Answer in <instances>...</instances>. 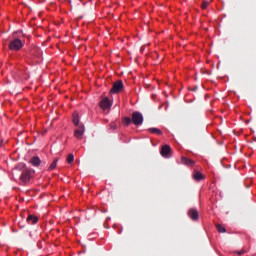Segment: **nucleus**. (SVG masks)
<instances>
[{"instance_id": "obj_1", "label": "nucleus", "mask_w": 256, "mask_h": 256, "mask_svg": "<svg viewBox=\"0 0 256 256\" xmlns=\"http://www.w3.org/2000/svg\"><path fill=\"white\" fill-rule=\"evenodd\" d=\"M143 114L139 111H135L132 113V123L133 125H136V127H139L143 125Z\"/></svg>"}, {"instance_id": "obj_2", "label": "nucleus", "mask_w": 256, "mask_h": 256, "mask_svg": "<svg viewBox=\"0 0 256 256\" xmlns=\"http://www.w3.org/2000/svg\"><path fill=\"white\" fill-rule=\"evenodd\" d=\"M23 47V42L16 38L9 43V49L11 51H19Z\"/></svg>"}, {"instance_id": "obj_3", "label": "nucleus", "mask_w": 256, "mask_h": 256, "mask_svg": "<svg viewBox=\"0 0 256 256\" xmlns=\"http://www.w3.org/2000/svg\"><path fill=\"white\" fill-rule=\"evenodd\" d=\"M123 90V81L118 80L115 82L110 90V93H120Z\"/></svg>"}, {"instance_id": "obj_4", "label": "nucleus", "mask_w": 256, "mask_h": 256, "mask_svg": "<svg viewBox=\"0 0 256 256\" xmlns=\"http://www.w3.org/2000/svg\"><path fill=\"white\" fill-rule=\"evenodd\" d=\"M187 214L192 221H199V211L196 208H190Z\"/></svg>"}, {"instance_id": "obj_5", "label": "nucleus", "mask_w": 256, "mask_h": 256, "mask_svg": "<svg viewBox=\"0 0 256 256\" xmlns=\"http://www.w3.org/2000/svg\"><path fill=\"white\" fill-rule=\"evenodd\" d=\"M160 153L162 157H164L165 159H169V157H171V146L169 145L162 146Z\"/></svg>"}, {"instance_id": "obj_6", "label": "nucleus", "mask_w": 256, "mask_h": 256, "mask_svg": "<svg viewBox=\"0 0 256 256\" xmlns=\"http://www.w3.org/2000/svg\"><path fill=\"white\" fill-rule=\"evenodd\" d=\"M111 100L109 98H104L100 101V107L103 109V111H107V109H111Z\"/></svg>"}, {"instance_id": "obj_7", "label": "nucleus", "mask_w": 256, "mask_h": 256, "mask_svg": "<svg viewBox=\"0 0 256 256\" xmlns=\"http://www.w3.org/2000/svg\"><path fill=\"white\" fill-rule=\"evenodd\" d=\"M85 133V126L84 125H80L78 127V129L75 130L74 132V137H76V139H83V135Z\"/></svg>"}, {"instance_id": "obj_8", "label": "nucleus", "mask_w": 256, "mask_h": 256, "mask_svg": "<svg viewBox=\"0 0 256 256\" xmlns=\"http://www.w3.org/2000/svg\"><path fill=\"white\" fill-rule=\"evenodd\" d=\"M31 170H26L21 174V181H23V183H29V181H31Z\"/></svg>"}, {"instance_id": "obj_9", "label": "nucleus", "mask_w": 256, "mask_h": 256, "mask_svg": "<svg viewBox=\"0 0 256 256\" xmlns=\"http://www.w3.org/2000/svg\"><path fill=\"white\" fill-rule=\"evenodd\" d=\"M181 163H182V165H186V167H194V165H195V161H193L192 159L187 158L185 156L181 157Z\"/></svg>"}, {"instance_id": "obj_10", "label": "nucleus", "mask_w": 256, "mask_h": 256, "mask_svg": "<svg viewBox=\"0 0 256 256\" xmlns=\"http://www.w3.org/2000/svg\"><path fill=\"white\" fill-rule=\"evenodd\" d=\"M193 179L195 181H203V179H205V176L203 175V173L199 172V171H194L193 173Z\"/></svg>"}, {"instance_id": "obj_11", "label": "nucleus", "mask_w": 256, "mask_h": 256, "mask_svg": "<svg viewBox=\"0 0 256 256\" xmlns=\"http://www.w3.org/2000/svg\"><path fill=\"white\" fill-rule=\"evenodd\" d=\"M72 123L77 127L79 126V112L75 111L72 114Z\"/></svg>"}, {"instance_id": "obj_12", "label": "nucleus", "mask_w": 256, "mask_h": 256, "mask_svg": "<svg viewBox=\"0 0 256 256\" xmlns=\"http://www.w3.org/2000/svg\"><path fill=\"white\" fill-rule=\"evenodd\" d=\"M148 131L149 133H152V135H163V131H161L159 128H149Z\"/></svg>"}, {"instance_id": "obj_13", "label": "nucleus", "mask_w": 256, "mask_h": 256, "mask_svg": "<svg viewBox=\"0 0 256 256\" xmlns=\"http://www.w3.org/2000/svg\"><path fill=\"white\" fill-rule=\"evenodd\" d=\"M33 166L34 167H40L41 166V158L38 156L33 157Z\"/></svg>"}, {"instance_id": "obj_14", "label": "nucleus", "mask_w": 256, "mask_h": 256, "mask_svg": "<svg viewBox=\"0 0 256 256\" xmlns=\"http://www.w3.org/2000/svg\"><path fill=\"white\" fill-rule=\"evenodd\" d=\"M216 229L218 233H227V229H225V226L221 224H216Z\"/></svg>"}, {"instance_id": "obj_15", "label": "nucleus", "mask_w": 256, "mask_h": 256, "mask_svg": "<svg viewBox=\"0 0 256 256\" xmlns=\"http://www.w3.org/2000/svg\"><path fill=\"white\" fill-rule=\"evenodd\" d=\"M58 159H55L52 164L49 166L48 171H53L54 169H57V163H58Z\"/></svg>"}, {"instance_id": "obj_16", "label": "nucleus", "mask_w": 256, "mask_h": 256, "mask_svg": "<svg viewBox=\"0 0 256 256\" xmlns=\"http://www.w3.org/2000/svg\"><path fill=\"white\" fill-rule=\"evenodd\" d=\"M209 5H211V1H209V0H204V1L202 2L201 9H207V7H209Z\"/></svg>"}, {"instance_id": "obj_17", "label": "nucleus", "mask_w": 256, "mask_h": 256, "mask_svg": "<svg viewBox=\"0 0 256 256\" xmlns=\"http://www.w3.org/2000/svg\"><path fill=\"white\" fill-rule=\"evenodd\" d=\"M73 161H75V156L73 154H68L67 163H69V165H71V163H73Z\"/></svg>"}, {"instance_id": "obj_18", "label": "nucleus", "mask_w": 256, "mask_h": 256, "mask_svg": "<svg viewBox=\"0 0 256 256\" xmlns=\"http://www.w3.org/2000/svg\"><path fill=\"white\" fill-rule=\"evenodd\" d=\"M123 123H125L127 126H129L130 123H133V118L131 119L130 117H125L123 119Z\"/></svg>"}, {"instance_id": "obj_19", "label": "nucleus", "mask_w": 256, "mask_h": 256, "mask_svg": "<svg viewBox=\"0 0 256 256\" xmlns=\"http://www.w3.org/2000/svg\"><path fill=\"white\" fill-rule=\"evenodd\" d=\"M26 221H27V223H30V221H33V215L29 214Z\"/></svg>"}, {"instance_id": "obj_20", "label": "nucleus", "mask_w": 256, "mask_h": 256, "mask_svg": "<svg viewBox=\"0 0 256 256\" xmlns=\"http://www.w3.org/2000/svg\"><path fill=\"white\" fill-rule=\"evenodd\" d=\"M237 255H245V250L236 251Z\"/></svg>"}, {"instance_id": "obj_21", "label": "nucleus", "mask_w": 256, "mask_h": 256, "mask_svg": "<svg viewBox=\"0 0 256 256\" xmlns=\"http://www.w3.org/2000/svg\"><path fill=\"white\" fill-rule=\"evenodd\" d=\"M39 222V218L37 216H33V223L35 225V223Z\"/></svg>"}, {"instance_id": "obj_22", "label": "nucleus", "mask_w": 256, "mask_h": 256, "mask_svg": "<svg viewBox=\"0 0 256 256\" xmlns=\"http://www.w3.org/2000/svg\"><path fill=\"white\" fill-rule=\"evenodd\" d=\"M111 129H117V125L115 123L110 124Z\"/></svg>"}, {"instance_id": "obj_23", "label": "nucleus", "mask_w": 256, "mask_h": 256, "mask_svg": "<svg viewBox=\"0 0 256 256\" xmlns=\"http://www.w3.org/2000/svg\"><path fill=\"white\" fill-rule=\"evenodd\" d=\"M3 147V141L0 140V149Z\"/></svg>"}, {"instance_id": "obj_24", "label": "nucleus", "mask_w": 256, "mask_h": 256, "mask_svg": "<svg viewBox=\"0 0 256 256\" xmlns=\"http://www.w3.org/2000/svg\"><path fill=\"white\" fill-rule=\"evenodd\" d=\"M30 163H33V158L30 159Z\"/></svg>"}, {"instance_id": "obj_25", "label": "nucleus", "mask_w": 256, "mask_h": 256, "mask_svg": "<svg viewBox=\"0 0 256 256\" xmlns=\"http://www.w3.org/2000/svg\"><path fill=\"white\" fill-rule=\"evenodd\" d=\"M28 213H29V212L25 211V212H24V215H26V214H28Z\"/></svg>"}]
</instances>
